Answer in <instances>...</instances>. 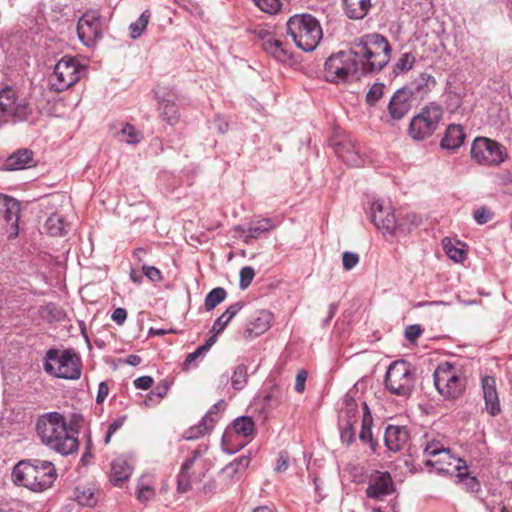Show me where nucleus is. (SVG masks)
Wrapping results in <instances>:
<instances>
[{"label":"nucleus","instance_id":"nucleus-17","mask_svg":"<svg viewBox=\"0 0 512 512\" xmlns=\"http://www.w3.org/2000/svg\"><path fill=\"white\" fill-rule=\"evenodd\" d=\"M0 205L3 207V220L7 238L14 240L19 235L20 202L10 196L0 194Z\"/></svg>","mask_w":512,"mask_h":512},{"label":"nucleus","instance_id":"nucleus-31","mask_svg":"<svg viewBox=\"0 0 512 512\" xmlns=\"http://www.w3.org/2000/svg\"><path fill=\"white\" fill-rule=\"evenodd\" d=\"M346 16L353 20L363 19L371 9V0H342Z\"/></svg>","mask_w":512,"mask_h":512},{"label":"nucleus","instance_id":"nucleus-39","mask_svg":"<svg viewBox=\"0 0 512 512\" xmlns=\"http://www.w3.org/2000/svg\"><path fill=\"white\" fill-rule=\"evenodd\" d=\"M442 243L447 256L454 262L459 263L466 258V251L463 243L454 242L449 238H444Z\"/></svg>","mask_w":512,"mask_h":512},{"label":"nucleus","instance_id":"nucleus-9","mask_svg":"<svg viewBox=\"0 0 512 512\" xmlns=\"http://www.w3.org/2000/svg\"><path fill=\"white\" fill-rule=\"evenodd\" d=\"M443 116L440 105L432 102L424 106L420 112L413 116L408 127V135L415 141L429 138L437 130Z\"/></svg>","mask_w":512,"mask_h":512},{"label":"nucleus","instance_id":"nucleus-30","mask_svg":"<svg viewBox=\"0 0 512 512\" xmlns=\"http://www.w3.org/2000/svg\"><path fill=\"white\" fill-rule=\"evenodd\" d=\"M372 425L373 417L371 415L368 405L364 402L362 404V421L361 431L359 433V440L362 445H369L370 448H375L377 443L373 439Z\"/></svg>","mask_w":512,"mask_h":512},{"label":"nucleus","instance_id":"nucleus-45","mask_svg":"<svg viewBox=\"0 0 512 512\" xmlns=\"http://www.w3.org/2000/svg\"><path fill=\"white\" fill-rule=\"evenodd\" d=\"M226 298V291L222 287L212 289L205 298V309L211 311Z\"/></svg>","mask_w":512,"mask_h":512},{"label":"nucleus","instance_id":"nucleus-33","mask_svg":"<svg viewBox=\"0 0 512 512\" xmlns=\"http://www.w3.org/2000/svg\"><path fill=\"white\" fill-rule=\"evenodd\" d=\"M132 470L133 467L128 460L117 458L112 463L110 479L115 485H120L131 476Z\"/></svg>","mask_w":512,"mask_h":512},{"label":"nucleus","instance_id":"nucleus-21","mask_svg":"<svg viewBox=\"0 0 512 512\" xmlns=\"http://www.w3.org/2000/svg\"><path fill=\"white\" fill-rule=\"evenodd\" d=\"M394 491L392 478L388 472H376L371 476L366 489L367 497L380 500Z\"/></svg>","mask_w":512,"mask_h":512},{"label":"nucleus","instance_id":"nucleus-59","mask_svg":"<svg viewBox=\"0 0 512 512\" xmlns=\"http://www.w3.org/2000/svg\"><path fill=\"white\" fill-rule=\"evenodd\" d=\"M153 384V378L150 376H141L134 380V385L137 389L147 390Z\"/></svg>","mask_w":512,"mask_h":512},{"label":"nucleus","instance_id":"nucleus-1","mask_svg":"<svg viewBox=\"0 0 512 512\" xmlns=\"http://www.w3.org/2000/svg\"><path fill=\"white\" fill-rule=\"evenodd\" d=\"M388 40L372 33L362 36L350 50L331 55L324 65V78L330 83H346L367 73L381 71L390 61Z\"/></svg>","mask_w":512,"mask_h":512},{"label":"nucleus","instance_id":"nucleus-25","mask_svg":"<svg viewBox=\"0 0 512 512\" xmlns=\"http://www.w3.org/2000/svg\"><path fill=\"white\" fill-rule=\"evenodd\" d=\"M386 448H403L410 441V431L407 426L388 425L384 433Z\"/></svg>","mask_w":512,"mask_h":512},{"label":"nucleus","instance_id":"nucleus-56","mask_svg":"<svg viewBox=\"0 0 512 512\" xmlns=\"http://www.w3.org/2000/svg\"><path fill=\"white\" fill-rule=\"evenodd\" d=\"M491 218V212L485 207H481L474 212V219L480 225L487 223Z\"/></svg>","mask_w":512,"mask_h":512},{"label":"nucleus","instance_id":"nucleus-52","mask_svg":"<svg viewBox=\"0 0 512 512\" xmlns=\"http://www.w3.org/2000/svg\"><path fill=\"white\" fill-rule=\"evenodd\" d=\"M359 263V256L353 252H344L342 255V265L345 270L350 271Z\"/></svg>","mask_w":512,"mask_h":512},{"label":"nucleus","instance_id":"nucleus-27","mask_svg":"<svg viewBox=\"0 0 512 512\" xmlns=\"http://www.w3.org/2000/svg\"><path fill=\"white\" fill-rule=\"evenodd\" d=\"M278 226V223L270 218H263L255 221H251L247 228L237 227L246 239L248 238H259L260 236L270 232ZM246 242L248 240H245Z\"/></svg>","mask_w":512,"mask_h":512},{"label":"nucleus","instance_id":"nucleus-11","mask_svg":"<svg viewBox=\"0 0 512 512\" xmlns=\"http://www.w3.org/2000/svg\"><path fill=\"white\" fill-rule=\"evenodd\" d=\"M85 67L79 61L72 57H63L54 67L49 76V85L55 92H63L76 84L83 73Z\"/></svg>","mask_w":512,"mask_h":512},{"label":"nucleus","instance_id":"nucleus-10","mask_svg":"<svg viewBox=\"0 0 512 512\" xmlns=\"http://www.w3.org/2000/svg\"><path fill=\"white\" fill-rule=\"evenodd\" d=\"M414 383V369L411 364L397 360L389 365L385 375V386L390 393L408 396L414 388Z\"/></svg>","mask_w":512,"mask_h":512},{"label":"nucleus","instance_id":"nucleus-13","mask_svg":"<svg viewBox=\"0 0 512 512\" xmlns=\"http://www.w3.org/2000/svg\"><path fill=\"white\" fill-rule=\"evenodd\" d=\"M28 425L21 412L6 411L0 418V445H16L26 440Z\"/></svg>","mask_w":512,"mask_h":512},{"label":"nucleus","instance_id":"nucleus-5","mask_svg":"<svg viewBox=\"0 0 512 512\" xmlns=\"http://www.w3.org/2000/svg\"><path fill=\"white\" fill-rule=\"evenodd\" d=\"M43 367L46 373L57 378L76 380L81 376V359L70 349H49Z\"/></svg>","mask_w":512,"mask_h":512},{"label":"nucleus","instance_id":"nucleus-26","mask_svg":"<svg viewBox=\"0 0 512 512\" xmlns=\"http://www.w3.org/2000/svg\"><path fill=\"white\" fill-rule=\"evenodd\" d=\"M34 165V153L27 148L13 152L4 163L5 169L9 171L28 169Z\"/></svg>","mask_w":512,"mask_h":512},{"label":"nucleus","instance_id":"nucleus-15","mask_svg":"<svg viewBox=\"0 0 512 512\" xmlns=\"http://www.w3.org/2000/svg\"><path fill=\"white\" fill-rule=\"evenodd\" d=\"M432 459L424 461L427 467L434 468L440 475H452L454 471L465 468V460L452 455L451 450H424Z\"/></svg>","mask_w":512,"mask_h":512},{"label":"nucleus","instance_id":"nucleus-43","mask_svg":"<svg viewBox=\"0 0 512 512\" xmlns=\"http://www.w3.org/2000/svg\"><path fill=\"white\" fill-rule=\"evenodd\" d=\"M214 343H215V336H210L209 339L205 342V344L198 347L194 352L189 353L186 356L185 361L183 363L184 369H186V370L189 369L192 366L193 362H195L199 357H201L205 353H207L210 350V348L213 346Z\"/></svg>","mask_w":512,"mask_h":512},{"label":"nucleus","instance_id":"nucleus-54","mask_svg":"<svg viewBox=\"0 0 512 512\" xmlns=\"http://www.w3.org/2000/svg\"><path fill=\"white\" fill-rule=\"evenodd\" d=\"M142 270H143V274L152 282L161 281L162 275L158 268H156L154 266L144 265Z\"/></svg>","mask_w":512,"mask_h":512},{"label":"nucleus","instance_id":"nucleus-34","mask_svg":"<svg viewBox=\"0 0 512 512\" xmlns=\"http://www.w3.org/2000/svg\"><path fill=\"white\" fill-rule=\"evenodd\" d=\"M455 483L461 485L468 493H478L481 491L480 481L477 477L470 474L466 462L465 468L457 471L455 475Z\"/></svg>","mask_w":512,"mask_h":512},{"label":"nucleus","instance_id":"nucleus-36","mask_svg":"<svg viewBox=\"0 0 512 512\" xmlns=\"http://www.w3.org/2000/svg\"><path fill=\"white\" fill-rule=\"evenodd\" d=\"M156 97L163 120L167 121L169 124L175 123L179 118V113L174 100L161 98L158 92H156Z\"/></svg>","mask_w":512,"mask_h":512},{"label":"nucleus","instance_id":"nucleus-49","mask_svg":"<svg viewBox=\"0 0 512 512\" xmlns=\"http://www.w3.org/2000/svg\"><path fill=\"white\" fill-rule=\"evenodd\" d=\"M262 11L270 14L277 13L281 8L280 0H253Z\"/></svg>","mask_w":512,"mask_h":512},{"label":"nucleus","instance_id":"nucleus-3","mask_svg":"<svg viewBox=\"0 0 512 512\" xmlns=\"http://www.w3.org/2000/svg\"><path fill=\"white\" fill-rule=\"evenodd\" d=\"M14 484L23 486L34 492H42L50 488L56 480V471L51 462L22 460L12 471Z\"/></svg>","mask_w":512,"mask_h":512},{"label":"nucleus","instance_id":"nucleus-22","mask_svg":"<svg viewBox=\"0 0 512 512\" xmlns=\"http://www.w3.org/2000/svg\"><path fill=\"white\" fill-rule=\"evenodd\" d=\"M273 321V315L267 310L255 311L248 320L246 328L244 330V336L246 338H252L255 336L262 335L270 327Z\"/></svg>","mask_w":512,"mask_h":512},{"label":"nucleus","instance_id":"nucleus-61","mask_svg":"<svg viewBox=\"0 0 512 512\" xmlns=\"http://www.w3.org/2000/svg\"><path fill=\"white\" fill-rule=\"evenodd\" d=\"M124 420L123 419H117L114 422H112L107 430V433L104 438V443L108 444L110 442L111 436L123 425Z\"/></svg>","mask_w":512,"mask_h":512},{"label":"nucleus","instance_id":"nucleus-47","mask_svg":"<svg viewBox=\"0 0 512 512\" xmlns=\"http://www.w3.org/2000/svg\"><path fill=\"white\" fill-rule=\"evenodd\" d=\"M415 62H416L415 55L412 52H405V53L401 54V56L397 60L395 67H394V71L397 74L406 73L413 68Z\"/></svg>","mask_w":512,"mask_h":512},{"label":"nucleus","instance_id":"nucleus-58","mask_svg":"<svg viewBox=\"0 0 512 512\" xmlns=\"http://www.w3.org/2000/svg\"><path fill=\"white\" fill-rule=\"evenodd\" d=\"M229 324L228 321H225V318L220 315L213 323L211 333L212 336H215V340L217 339L218 334H220L226 326Z\"/></svg>","mask_w":512,"mask_h":512},{"label":"nucleus","instance_id":"nucleus-40","mask_svg":"<svg viewBox=\"0 0 512 512\" xmlns=\"http://www.w3.org/2000/svg\"><path fill=\"white\" fill-rule=\"evenodd\" d=\"M117 138L127 144H136L141 141L142 134L133 125L126 123L117 133Z\"/></svg>","mask_w":512,"mask_h":512},{"label":"nucleus","instance_id":"nucleus-51","mask_svg":"<svg viewBox=\"0 0 512 512\" xmlns=\"http://www.w3.org/2000/svg\"><path fill=\"white\" fill-rule=\"evenodd\" d=\"M255 276L254 269L250 266H245L240 270V282L239 286L242 290H245L251 284Z\"/></svg>","mask_w":512,"mask_h":512},{"label":"nucleus","instance_id":"nucleus-28","mask_svg":"<svg viewBox=\"0 0 512 512\" xmlns=\"http://www.w3.org/2000/svg\"><path fill=\"white\" fill-rule=\"evenodd\" d=\"M466 134L464 128L460 124H450L441 140V147L443 149L455 150L464 143Z\"/></svg>","mask_w":512,"mask_h":512},{"label":"nucleus","instance_id":"nucleus-32","mask_svg":"<svg viewBox=\"0 0 512 512\" xmlns=\"http://www.w3.org/2000/svg\"><path fill=\"white\" fill-rule=\"evenodd\" d=\"M254 422L250 417L241 416L236 418L232 425L223 434V440L227 437H231L233 434L241 437H249L253 434Z\"/></svg>","mask_w":512,"mask_h":512},{"label":"nucleus","instance_id":"nucleus-46","mask_svg":"<svg viewBox=\"0 0 512 512\" xmlns=\"http://www.w3.org/2000/svg\"><path fill=\"white\" fill-rule=\"evenodd\" d=\"M247 366L239 364L235 367L231 377V384L235 390H242L247 384Z\"/></svg>","mask_w":512,"mask_h":512},{"label":"nucleus","instance_id":"nucleus-48","mask_svg":"<svg viewBox=\"0 0 512 512\" xmlns=\"http://www.w3.org/2000/svg\"><path fill=\"white\" fill-rule=\"evenodd\" d=\"M385 86L382 83L373 84L366 94V101L369 105H375L384 95Z\"/></svg>","mask_w":512,"mask_h":512},{"label":"nucleus","instance_id":"nucleus-62","mask_svg":"<svg viewBox=\"0 0 512 512\" xmlns=\"http://www.w3.org/2000/svg\"><path fill=\"white\" fill-rule=\"evenodd\" d=\"M126 318L127 311L124 308H116L111 315V319L119 325L123 324Z\"/></svg>","mask_w":512,"mask_h":512},{"label":"nucleus","instance_id":"nucleus-14","mask_svg":"<svg viewBox=\"0 0 512 512\" xmlns=\"http://www.w3.org/2000/svg\"><path fill=\"white\" fill-rule=\"evenodd\" d=\"M102 30L103 23L98 11H87L78 21V37L87 47H93L102 38Z\"/></svg>","mask_w":512,"mask_h":512},{"label":"nucleus","instance_id":"nucleus-7","mask_svg":"<svg viewBox=\"0 0 512 512\" xmlns=\"http://www.w3.org/2000/svg\"><path fill=\"white\" fill-rule=\"evenodd\" d=\"M433 379L437 391L445 398H458L465 390L466 377L462 370L448 362L437 366Z\"/></svg>","mask_w":512,"mask_h":512},{"label":"nucleus","instance_id":"nucleus-24","mask_svg":"<svg viewBox=\"0 0 512 512\" xmlns=\"http://www.w3.org/2000/svg\"><path fill=\"white\" fill-rule=\"evenodd\" d=\"M435 86V77L429 73L422 72L402 88L407 92H410L409 95L411 98L413 96L424 98Z\"/></svg>","mask_w":512,"mask_h":512},{"label":"nucleus","instance_id":"nucleus-37","mask_svg":"<svg viewBox=\"0 0 512 512\" xmlns=\"http://www.w3.org/2000/svg\"><path fill=\"white\" fill-rule=\"evenodd\" d=\"M94 485H80L75 489V499L82 506L92 507L97 503Z\"/></svg>","mask_w":512,"mask_h":512},{"label":"nucleus","instance_id":"nucleus-12","mask_svg":"<svg viewBox=\"0 0 512 512\" xmlns=\"http://www.w3.org/2000/svg\"><path fill=\"white\" fill-rule=\"evenodd\" d=\"M370 218L374 226L384 236H394L397 231L406 232L402 220H399L394 213L391 204L382 199H376L370 207Z\"/></svg>","mask_w":512,"mask_h":512},{"label":"nucleus","instance_id":"nucleus-6","mask_svg":"<svg viewBox=\"0 0 512 512\" xmlns=\"http://www.w3.org/2000/svg\"><path fill=\"white\" fill-rule=\"evenodd\" d=\"M30 111L27 97L18 87L4 85L0 89V126L10 119L24 120Z\"/></svg>","mask_w":512,"mask_h":512},{"label":"nucleus","instance_id":"nucleus-16","mask_svg":"<svg viewBox=\"0 0 512 512\" xmlns=\"http://www.w3.org/2000/svg\"><path fill=\"white\" fill-rule=\"evenodd\" d=\"M263 50L278 62L286 63L292 59L293 53L288 42L268 31H259Z\"/></svg>","mask_w":512,"mask_h":512},{"label":"nucleus","instance_id":"nucleus-64","mask_svg":"<svg viewBox=\"0 0 512 512\" xmlns=\"http://www.w3.org/2000/svg\"><path fill=\"white\" fill-rule=\"evenodd\" d=\"M288 459L289 458L286 454H281L278 459L277 466H276L275 470L277 472L285 471L288 468Z\"/></svg>","mask_w":512,"mask_h":512},{"label":"nucleus","instance_id":"nucleus-20","mask_svg":"<svg viewBox=\"0 0 512 512\" xmlns=\"http://www.w3.org/2000/svg\"><path fill=\"white\" fill-rule=\"evenodd\" d=\"M334 151L337 156L347 165L358 167L362 164L360 146L350 136H345L342 140L333 143Z\"/></svg>","mask_w":512,"mask_h":512},{"label":"nucleus","instance_id":"nucleus-50","mask_svg":"<svg viewBox=\"0 0 512 512\" xmlns=\"http://www.w3.org/2000/svg\"><path fill=\"white\" fill-rule=\"evenodd\" d=\"M340 427V438L343 444L351 445L355 437V429L353 424L339 423Z\"/></svg>","mask_w":512,"mask_h":512},{"label":"nucleus","instance_id":"nucleus-8","mask_svg":"<svg viewBox=\"0 0 512 512\" xmlns=\"http://www.w3.org/2000/svg\"><path fill=\"white\" fill-rule=\"evenodd\" d=\"M471 159L485 167H498L508 159L506 147L488 137H476L470 149Z\"/></svg>","mask_w":512,"mask_h":512},{"label":"nucleus","instance_id":"nucleus-19","mask_svg":"<svg viewBox=\"0 0 512 512\" xmlns=\"http://www.w3.org/2000/svg\"><path fill=\"white\" fill-rule=\"evenodd\" d=\"M402 87L397 89L391 96L388 105V119L387 122H395L402 120L412 108V98Z\"/></svg>","mask_w":512,"mask_h":512},{"label":"nucleus","instance_id":"nucleus-23","mask_svg":"<svg viewBox=\"0 0 512 512\" xmlns=\"http://www.w3.org/2000/svg\"><path fill=\"white\" fill-rule=\"evenodd\" d=\"M485 409L491 416L500 413V402L496 389V380L492 376H484L481 380Z\"/></svg>","mask_w":512,"mask_h":512},{"label":"nucleus","instance_id":"nucleus-41","mask_svg":"<svg viewBox=\"0 0 512 512\" xmlns=\"http://www.w3.org/2000/svg\"><path fill=\"white\" fill-rule=\"evenodd\" d=\"M66 227L65 219L57 213L52 214L45 222V228L52 236H60Z\"/></svg>","mask_w":512,"mask_h":512},{"label":"nucleus","instance_id":"nucleus-2","mask_svg":"<svg viewBox=\"0 0 512 512\" xmlns=\"http://www.w3.org/2000/svg\"><path fill=\"white\" fill-rule=\"evenodd\" d=\"M36 431L42 443L50 448H78V431L68 426L65 417L49 412L37 420Z\"/></svg>","mask_w":512,"mask_h":512},{"label":"nucleus","instance_id":"nucleus-42","mask_svg":"<svg viewBox=\"0 0 512 512\" xmlns=\"http://www.w3.org/2000/svg\"><path fill=\"white\" fill-rule=\"evenodd\" d=\"M150 17L149 10H145L135 22L129 25V35L132 39H137L141 36L149 23Z\"/></svg>","mask_w":512,"mask_h":512},{"label":"nucleus","instance_id":"nucleus-53","mask_svg":"<svg viewBox=\"0 0 512 512\" xmlns=\"http://www.w3.org/2000/svg\"><path fill=\"white\" fill-rule=\"evenodd\" d=\"M423 330L419 324L409 325L405 329V338L410 342H415L422 334Z\"/></svg>","mask_w":512,"mask_h":512},{"label":"nucleus","instance_id":"nucleus-29","mask_svg":"<svg viewBox=\"0 0 512 512\" xmlns=\"http://www.w3.org/2000/svg\"><path fill=\"white\" fill-rule=\"evenodd\" d=\"M200 457V450H195L192 457L186 459L177 476V491L179 493H186L191 488V469L195 461Z\"/></svg>","mask_w":512,"mask_h":512},{"label":"nucleus","instance_id":"nucleus-35","mask_svg":"<svg viewBox=\"0 0 512 512\" xmlns=\"http://www.w3.org/2000/svg\"><path fill=\"white\" fill-rule=\"evenodd\" d=\"M359 411L356 401L351 397H346L339 411V423L354 424Z\"/></svg>","mask_w":512,"mask_h":512},{"label":"nucleus","instance_id":"nucleus-4","mask_svg":"<svg viewBox=\"0 0 512 512\" xmlns=\"http://www.w3.org/2000/svg\"><path fill=\"white\" fill-rule=\"evenodd\" d=\"M288 34L296 46L311 52L319 45L323 33L319 21L310 14H296L287 21Z\"/></svg>","mask_w":512,"mask_h":512},{"label":"nucleus","instance_id":"nucleus-18","mask_svg":"<svg viewBox=\"0 0 512 512\" xmlns=\"http://www.w3.org/2000/svg\"><path fill=\"white\" fill-rule=\"evenodd\" d=\"M225 401L219 400L203 416L201 421L187 429L183 437L187 440L198 439L210 432L220 418V413L225 409Z\"/></svg>","mask_w":512,"mask_h":512},{"label":"nucleus","instance_id":"nucleus-57","mask_svg":"<svg viewBox=\"0 0 512 512\" xmlns=\"http://www.w3.org/2000/svg\"><path fill=\"white\" fill-rule=\"evenodd\" d=\"M169 385L166 382H162L158 384L154 390H152L148 395V400H152L154 396L157 397L158 400L162 399L168 392Z\"/></svg>","mask_w":512,"mask_h":512},{"label":"nucleus","instance_id":"nucleus-44","mask_svg":"<svg viewBox=\"0 0 512 512\" xmlns=\"http://www.w3.org/2000/svg\"><path fill=\"white\" fill-rule=\"evenodd\" d=\"M249 462V457L241 456L232 461L231 463H229L228 465H226L222 469L221 474L224 477H232L236 473L245 470L248 467Z\"/></svg>","mask_w":512,"mask_h":512},{"label":"nucleus","instance_id":"nucleus-63","mask_svg":"<svg viewBox=\"0 0 512 512\" xmlns=\"http://www.w3.org/2000/svg\"><path fill=\"white\" fill-rule=\"evenodd\" d=\"M109 393V387L105 382H100L98 386V393L96 397V401L98 403H101L105 400Z\"/></svg>","mask_w":512,"mask_h":512},{"label":"nucleus","instance_id":"nucleus-55","mask_svg":"<svg viewBox=\"0 0 512 512\" xmlns=\"http://www.w3.org/2000/svg\"><path fill=\"white\" fill-rule=\"evenodd\" d=\"M402 220L404 227L409 228L408 231L402 232L403 234L409 233L413 228L417 227L420 223V218L416 214H407L404 218H398Z\"/></svg>","mask_w":512,"mask_h":512},{"label":"nucleus","instance_id":"nucleus-38","mask_svg":"<svg viewBox=\"0 0 512 512\" xmlns=\"http://www.w3.org/2000/svg\"><path fill=\"white\" fill-rule=\"evenodd\" d=\"M137 499L141 503H146L152 500L155 496L153 487V479L150 475H142L137 485Z\"/></svg>","mask_w":512,"mask_h":512},{"label":"nucleus","instance_id":"nucleus-60","mask_svg":"<svg viewBox=\"0 0 512 512\" xmlns=\"http://www.w3.org/2000/svg\"><path fill=\"white\" fill-rule=\"evenodd\" d=\"M306 379H307V372L306 371L301 370V371H299L297 373L296 380H295V390L298 393H302L304 391Z\"/></svg>","mask_w":512,"mask_h":512}]
</instances>
